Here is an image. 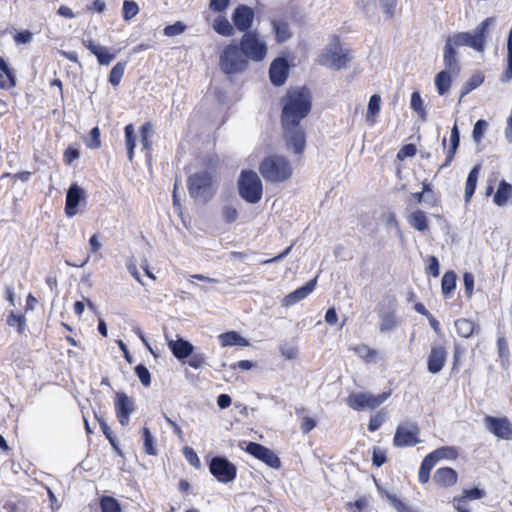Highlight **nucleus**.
Wrapping results in <instances>:
<instances>
[{
    "instance_id": "46",
    "label": "nucleus",
    "mask_w": 512,
    "mask_h": 512,
    "mask_svg": "<svg viewBox=\"0 0 512 512\" xmlns=\"http://www.w3.org/2000/svg\"><path fill=\"white\" fill-rule=\"evenodd\" d=\"M398 322L394 313H386L381 317L380 331L385 333L396 328Z\"/></svg>"
},
{
    "instance_id": "45",
    "label": "nucleus",
    "mask_w": 512,
    "mask_h": 512,
    "mask_svg": "<svg viewBox=\"0 0 512 512\" xmlns=\"http://www.w3.org/2000/svg\"><path fill=\"white\" fill-rule=\"evenodd\" d=\"M411 108L417 112V114L425 119L426 117V109L424 107L423 100L421 98V95L418 91H414L411 95Z\"/></svg>"
},
{
    "instance_id": "21",
    "label": "nucleus",
    "mask_w": 512,
    "mask_h": 512,
    "mask_svg": "<svg viewBox=\"0 0 512 512\" xmlns=\"http://www.w3.org/2000/svg\"><path fill=\"white\" fill-rule=\"evenodd\" d=\"M449 142H450V145L445 150V154H446L445 162L441 165V168L447 167V166H449L453 162V160L455 158V155H456V152H457V150L459 148V145H460V132H459V129H458L457 122L454 123V125H453V127L451 129V134H450Z\"/></svg>"
},
{
    "instance_id": "55",
    "label": "nucleus",
    "mask_w": 512,
    "mask_h": 512,
    "mask_svg": "<svg viewBox=\"0 0 512 512\" xmlns=\"http://www.w3.org/2000/svg\"><path fill=\"white\" fill-rule=\"evenodd\" d=\"M387 462L386 451L379 448L374 447L372 451V464L376 467H381Z\"/></svg>"
},
{
    "instance_id": "36",
    "label": "nucleus",
    "mask_w": 512,
    "mask_h": 512,
    "mask_svg": "<svg viewBox=\"0 0 512 512\" xmlns=\"http://www.w3.org/2000/svg\"><path fill=\"white\" fill-rule=\"evenodd\" d=\"M351 350L366 363L376 361L378 356L377 350L369 347L366 344L356 345L352 347Z\"/></svg>"
},
{
    "instance_id": "6",
    "label": "nucleus",
    "mask_w": 512,
    "mask_h": 512,
    "mask_svg": "<svg viewBox=\"0 0 512 512\" xmlns=\"http://www.w3.org/2000/svg\"><path fill=\"white\" fill-rule=\"evenodd\" d=\"M238 193L247 203L257 204L263 196V184L253 170H242L237 182Z\"/></svg>"
},
{
    "instance_id": "33",
    "label": "nucleus",
    "mask_w": 512,
    "mask_h": 512,
    "mask_svg": "<svg viewBox=\"0 0 512 512\" xmlns=\"http://www.w3.org/2000/svg\"><path fill=\"white\" fill-rule=\"evenodd\" d=\"M213 29L219 35L224 37H231L235 33L234 26L224 16H218L213 22Z\"/></svg>"
},
{
    "instance_id": "51",
    "label": "nucleus",
    "mask_w": 512,
    "mask_h": 512,
    "mask_svg": "<svg viewBox=\"0 0 512 512\" xmlns=\"http://www.w3.org/2000/svg\"><path fill=\"white\" fill-rule=\"evenodd\" d=\"M222 218L225 223L232 224L238 218V210L232 205H225L221 210Z\"/></svg>"
},
{
    "instance_id": "7",
    "label": "nucleus",
    "mask_w": 512,
    "mask_h": 512,
    "mask_svg": "<svg viewBox=\"0 0 512 512\" xmlns=\"http://www.w3.org/2000/svg\"><path fill=\"white\" fill-rule=\"evenodd\" d=\"M237 44L249 61L261 62L267 56V44L257 31L244 33Z\"/></svg>"
},
{
    "instance_id": "63",
    "label": "nucleus",
    "mask_w": 512,
    "mask_h": 512,
    "mask_svg": "<svg viewBox=\"0 0 512 512\" xmlns=\"http://www.w3.org/2000/svg\"><path fill=\"white\" fill-rule=\"evenodd\" d=\"M497 348L499 357L502 359H507L509 357V346L507 339L505 337H498L497 339Z\"/></svg>"
},
{
    "instance_id": "64",
    "label": "nucleus",
    "mask_w": 512,
    "mask_h": 512,
    "mask_svg": "<svg viewBox=\"0 0 512 512\" xmlns=\"http://www.w3.org/2000/svg\"><path fill=\"white\" fill-rule=\"evenodd\" d=\"M462 495L465 496L468 500H478L482 499L485 496V491L477 487H474L471 489H465L462 492Z\"/></svg>"
},
{
    "instance_id": "25",
    "label": "nucleus",
    "mask_w": 512,
    "mask_h": 512,
    "mask_svg": "<svg viewBox=\"0 0 512 512\" xmlns=\"http://www.w3.org/2000/svg\"><path fill=\"white\" fill-rule=\"evenodd\" d=\"M512 197V185L508 183L506 180H501L498 188L494 194L493 202L499 206L503 207L507 205L510 198Z\"/></svg>"
},
{
    "instance_id": "11",
    "label": "nucleus",
    "mask_w": 512,
    "mask_h": 512,
    "mask_svg": "<svg viewBox=\"0 0 512 512\" xmlns=\"http://www.w3.org/2000/svg\"><path fill=\"white\" fill-rule=\"evenodd\" d=\"M210 473L221 483H229L237 476L236 466L225 457L216 456L209 464Z\"/></svg>"
},
{
    "instance_id": "54",
    "label": "nucleus",
    "mask_w": 512,
    "mask_h": 512,
    "mask_svg": "<svg viewBox=\"0 0 512 512\" xmlns=\"http://www.w3.org/2000/svg\"><path fill=\"white\" fill-rule=\"evenodd\" d=\"M384 420H385V413L383 411H380V412L376 413L375 415H372L368 422V430L370 432L377 431L384 423Z\"/></svg>"
},
{
    "instance_id": "37",
    "label": "nucleus",
    "mask_w": 512,
    "mask_h": 512,
    "mask_svg": "<svg viewBox=\"0 0 512 512\" xmlns=\"http://www.w3.org/2000/svg\"><path fill=\"white\" fill-rule=\"evenodd\" d=\"M457 276L453 270L446 271L441 280V291L444 297H448L456 288Z\"/></svg>"
},
{
    "instance_id": "42",
    "label": "nucleus",
    "mask_w": 512,
    "mask_h": 512,
    "mask_svg": "<svg viewBox=\"0 0 512 512\" xmlns=\"http://www.w3.org/2000/svg\"><path fill=\"white\" fill-rule=\"evenodd\" d=\"M84 143L90 149H98L101 147V132L98 126L90 130L88 135L84 138Z\"/></svg>"
},
{
    "instance_id": "57",
    "label": "nucleus",
    "mask_w": 512,
    "mask_h": 512,
    "mask_svg": "<svg viewBox=\"0 0 512 512\" xmlns=\"http://www.w3.org/2000/svg\"><path fill=\"white\" fill-rule=\"evenodd\" d=\"M387 19H392L396 12L398 0H380Z\"/></svg>"
},
{
    "instance_id": "9",
    "label": "nucleus",
    "mask_w": 512,
    "mask_h": 512,
    "mask_svg": "<svg viewBox=\"0 0 512 512\" xmlns=\"http://www.w3.org/2000/svg\"><path fill=\"white\" fill-rule=\"evenodd\" d=\"M333 46L326 48L324 52L319 56V64L339 70L344 68L350 61L348 51H343L340 45V39L338 36H333Z\"/></svg>"
},
{
    "instance_id": "8",
    "label": "nucleus",
    "mask_w": 512,
    "mask_h": 512,
    "mask_svg": "<svg viewBox=\"0 0 512 512\" xmlns=\"http://www.w3.org/2000/svg\"><path fill=\"white\" fill-rule=\"evenodd\" d=\"M391 396V390L377 395L370 393H351L346 398V404L355 411L374 410Z\"/></svg>"
},
{
    "instance_id": "59",
    "label": "nucleus",
    "mask_w": 512,
    "mask_h": 512,
    "mask_svg": "<svg viewBox=\"0 0 512 512\" xmlns=\"http://www.w3.org/2000/svg\"><path fill=\"white\" fill-rule=\"evenodd\" d=\"M79 157V150L73 146L67 147L63 153V161L66 165H71Z\"/></svg>"
},
{
    "instance_id": "50",
    "label": "nucleus",
    "mask_w": 512,
    "mask_h": 512,
    "mask_svg": "<svg viewBox=\"0 0 512 512\" xmlns=\"http://www.w3.org/2000/svg\"><path fill=\"white\" fill-rule=\"evenodd\" d=\"M427 266L425 268V272L427 275L432 276L434 278L438 277L440 274V265L436 256H428L426 259Z\"/></svg>"
},
{
    "instance_id": "15",
    "label": "nucleus",
    "mask_w": 512,
    "mask_h": 512,
    "mask_svg": "<svg viewBox=\"0 0 512 512\" xmlns=\"http://www.w3.org/2000/svg\"><path fill=\"white\" fill-rule=\"evenodd\" d=\"M254 16V10L251 7L238 5L232 14L234 27L243 33L250 32L254 22Z\"/></svg>"
},
{
    "instance_id": "30",
    "label": "nucleus",
    "mask_w": 512,
    "mask_h": 512,
    "mask_svg": "<svg viewBox=\"0 0 512 512\" xmlns=\"http://www.w3.org/2000/svg\"><path fill=\"white\" fill-rule=\"evenodd\" d=\"M409 225L417 231L426 232L429 230V223L424 211L417 209L407 218Z\"/></svg>"
},
{
    "instance_id": "2",
    "label": "nucleus",
    "mask_w": 512,
    "mask_h": 512,
    "mask_svg": "<svg viewBox=\"0 0 512 512\" xmlns=\"http://www.w3.org/2000/svg\"><path fill=\"white\" fill-rule=\"evenodd\" d=\"M494 22V17H487L476 26L472 33L457 32L447 37L443 51V61L447 70L440 71L435 76V86L439 95H444L451 87L452 78L450 72L458 73L460 71L457 48L466 46L478 53H483L486 48L490 28Z\"/></svg>"
},
{
    "instance_id": "62",
    "label": "nucleus",
    "mask_w": 512,
    "mask_h": 512,
    "mask_svg": "<svg viewBox=\"0 0 512 512\" xmlns=\"http://www.w3.org/2000/svg\"><path fill=\"white\" fill-rule=\"evenodd\" d=\"M453 506L457 512H470L468 499L463 495L453 498Z\"/></svg>"
},
{
    "instance_id": "16",
    "label": "nucleus",
    "mask_w": 512,
    "mask_h": 512,
    "mask_svg": "<svg viewBox=\"0 0 512 512\" xmlns=\"http://www.w3.org/2000/svg\"><path fill=\"white\" fill-rule=\"evenodd\" d=\"M447 355V349L444 345H432L427 356V370L432 374L441 372L446 364Z\"/></svg>"
},
{
    "instance_id": "19",
    "label": "nucleus",
    "mask_w": 512,
    "mask_h": 512,
    "mask_svg": "<svg viewBox=\"0 0 512 512\" xmlns=\"http://www.w3.org/2000/svg\"><path fill=\"white\" fill-rule=\"evenodd\" d=\"M316 281V278H314L308 281L305 285L287 294L283 298L282 305L286 307L292 306L306 298L315 289Z\"/></svg>"
},
{
    "instance_id": "39",
    "label": "nucleus",
    "mask_w": 512,
    "mask_h": 512,
    "mask_svg": "<svg viewBox=\"0 0 512 512\" xmlns=\"http://www.w3.org/2000/svg\"><path fill=\"white\" fill-rule=\"evenodd\" d=\"M126 64L127 63L125 61H122V62L116 63L112 67L110 74H109V83L112 86L116 87L120 84L122 77L124 75V72H125Z\"/></svg>"
},
{
    "instance_id": "32",
    "label": "nucleus",
    "mask_w": 512,
    "mask_h": 512,
    "mask_svg": "<svg viewBox=\"0 0 512 512\" xmlns=\"http://www.w3.org/2000/svg\"><path fill=\"white\" fill-rule=\"evenodd\" d=\"M272 28L277 43L286 42L292 37L288 23L283 20H273Z\"/></svg>"
},
{
    "instance_id": "52",
    "label": "nucleus",
    "mask_w": 512,
    "mask_h": 512,
    "mask_svg": "<svg viewBox=\"0 0 512 512\" xmlns=\"http://www.w3.org/2000/svg\"><path fill=\"white\" fill-rule=\"evenodd\" d=\"M135 373L143 386L148 387L151 384V374L145 365L138 364Z\"/></svg>"
},
{
    "instance_id": "38",
    "label": "nucleus",
    "mask_w": 512,
    "mask_h": 512,
    "mask_svg": "<svg viewBox=\"0 0 512 512\" xmlns=\"http://www.w3.org/2000/svg\"><path fill=\"white\" fill-rule=\"evenodd\" d=\"M431 453L438 462L442 459L455 460L458 457V451L453 446H442Z\"/></svg>"
},
{
    "instance_id": "31",
    "label": "nucleus",
    "mask_w": 512,
    "mask_h": 512,
    "mask_svg": "<svg viewBox=\"0 0 512 512\" xmlns=\"http://www.w3.org/2000/svg\"><path fill=\"white\" fill-rule=\"evenodd\" d=\"M140 133V142L142 145V149L147 153L150 154L152 151V135H153V125L150 121H147L142 124V126L139 129Z\"/></svg>"
},
{
    "instance_id": "4",
    "label": "nucleus",
    "mask_w": 512,
    "mask_h": 512,
    "mask_svg": "<svg viewBox=\"0 0 512 512\" xmlns=\"http://www.w3.org/2000/svg\"><path fill=\"white\" fill-rule=\"evenodd\" d=\"M259 172L266 182L282 183L291 178L293 169L286 157L274 154L261 161Z\"/></svg>"
},
{
    "instance_id": "13",
    "label": "nucleus",
    "mask_w": 512,
    "mask_h": 512,
    "mask_svg": "<svg viewBox=\"0 0 512 512\" xmlns=\"http://www.w3.org/2000/svg\"><path fill=\"white\" fill-rule=\"evenodd\" d=\"M245 451L273 469L281 467V460L276 453L262 444L248 442Z\"/></svg>"
},
{
    "instance_id": "23",
    "label": "nucleus",
    "mask_w": 512,
    "mask_h": 512,
    "mask_svg": "<svg viewBox=\"0 0 512 512\" xmlns=\"http://www.w3.org/2000/svg\"><path fill=\"white\" fill-rule=\"evenodd\" d=\"M16 86V77L4 58H0V89H10Z\"/></svg>"
},
{
    "instance_id": "58",
    "label": "nucleus",
    "mask_w": 512,
    "mask_h": 512,
    "mask_svg": "<svg viewBox=\"0 0 512 512\" xmlns=\"http://www.w3.org/2000/svg\"><path fill=\"white\" fill-rule=\"evenodd\" d=\"M465 295L470 299L474 293V276L470 272H465L463 275Z\"/></svg>"
},
{
    "instance_id": "44",
    "label": "nucleus",
    "mask_w": 512,
    "mask_h": 512,
    "mask_svg": "<svg viewBox=\"0 0 512 512\" xmlns=\"http://www.w3.org/2000/svg\"><path fill=\"white\" fill-rule=\"evenodd\" d=\"M512 79V28L507 40V67L503 74V81Z\"/></svg>"
},
{
    "instance_id": "26",
    "label": "nucleus",
    "mask_w": 512,
    "mask_h": 512,
    "mask_svg": "<svg viewBox=\"0 0 512 512\" xmlns=\"http://www.w3.org/2000/svg\"><path fill=\"white\" fill-rule=\"evenodd\" d=\"M437 463L438 461L435 459L431 452L424 457L418 472V481L421 484L424 485L429 482L430 473Z\"/></svg>"
},
{
    "instance_id": "3",
    "label": "nucleus",
    "mask_w": 512,
    "mask_h": 512,
    "mask_svg": "<svg viewBox=\"0 0 512 512\" xmlns=\"http://www.w3.org/2000/svg\"><path fill=\"white\" fill-rule=\"evenodd\" d=\"M201 170L194 172L187 178L189 196L195 202L207 204L216 195V177L220 165L218 154L211 153L198 157Z\"/></svg>"
},
{
    "instance_id": "18",
    "label": "nucleus",
    "mask_w": 512,
    "mask_h": 512,
    "mask_svg": "<svg viewBox=\"0 0 512 512\" xmlns=\"http://www.w3.org/2000/svg\"><path fill=\"white\" fill-rule=\"evenodd\" d=\"M433 481L439 487L449 488L457 483L458 473L451 467H440L435 471Z\"/></svg>"
},
{
    "instance_id": "27",
    "label": "nucleus",
    "mask_w": 512,
    "mask_h": 512,
    "mask_svg": "<svg viewBox=\"0 0 512 512\" xmlns=\"http://www.w3.org/2000/svg\"><path fill=\"white\" fill-rule=\"evenodd\" d=\"M169 347L173 355L180 360L189 357L194 349L193 345L190 342L183 339L171 341L169 343Z\"/></svg>"
},
{
    "instance_id": "48",
    "label": "nucleus",
    "mask_w": 512,
    "mask_h": 512,
    "mask_svg": "<svg viewBox=\"0 0 512 512\" xmlns=\"http://www.w3.org/2000/svg\"><path fill=\"white\" fill-rule=\"evenodd\" d=\"M488 129V122L484 119L478 120L473 128L472 137L474 142L480 143L483 139L485 132Z\"/></svg>"
},
{
    "instance_id": "29",
    "label": "nucleus",
    "mask_w": 512,
    "mask_h": 512,
    "mask_svg": "<svg viewBox=\"0 0 512 512\" xmlns=\"http://www.w3.org/2000/svg\"><path fill=\"white\" fill-rule=\"evenodd\" d=\"M481 171V164H476L469 172L466 184H465V201L470 202L472 196L475 193L479 174Z\"/></svg>"
},
{
    "instance_id": "49",
    "label": "nucleus",
    "mask_w": 512,
    "mask_h": 512,
    "mask_svg": "<svg viewBox=\"0 0 512 512\" xmlns=\"http://www.w3.org/2000/svg\"><path fill=\"white\" fill-rule=\"evenodd\" d=\"M96 419H97V421L100 425V428H101L103 434L105 435L106 439L109 441V443L111 444V446L113 448L117 449L116 437L113 435V432L110 429V427L108 426V424L106 423V421L102 417H98L97 415H96Z\"/></svg>"
},
{
    "instance_id": "61",
    "label": "nucleus",
    "mask_w": 512,
    "mask_h": 512,
    "mask_svg": "<svg viewBox=\"0 0 512 512\" xmlns=\"http://www.w3.org/2000/svg\"><path fill=\"white\" fill-rule=\"evenodd\" d=\"M368 506V499L366 497H361L354 502H348L346 504V508L351 512H362Z\"/></svg>"
},
{
    "instance_id": "47",
    "label": "nucleus",
    "mask_w": 512,
    "mask_h": 512,
    "mask_svg": "<svg viewBox=\"0 0 512 512\" xmlns=\"http://www.w3.org/2000/svg\"><path fill=\"white\" fill-rule=\"evenodd\" d=\"M139 12L138 4L135 1L125 0L122 8V16L125 21L135 17Z\"/></svg>"
},
{
    "instance_id": "34",
    "label": "nucleus",
    "mask_w": 512,
    "mask_h": 512,
    "mask_svg": "<svg viewBox=\"0 0 512 512\" xmlns=\"http://www.w3.org/2000/svg\"><path fill=\"white\" fill-rule=\"evenodd\" d=\"M125 145L127 149V157L130 162L134 159V150L136 147L135 129L132 123L127 124L124 128Z\"/></svg>"
},
{
    "instance_id": "5",
    "label": "nucleus",
    "mask_w": 512,
    "mask_h": 512,
    "mask_svg": "<svg viewBox=\"0 0 512 512\" xmlns=\"http://www.w3.org/2000/svg\"><path fill=\"white\" fill-rule=\"evenodd\" d=\"M219 67L225 75H237L248 69L249 60L238 44L233 41L227 44L219 54Z\"/></svg>"
},
{
    "instance_id": "1",
    "label": "nucleus",
    "mask_w": 512,
    "mask_h": 512,
    "mask_svg": "<svg viewBox=\"0 0 512 512\" xmlns=\"http://www.w3.org/2000/svg\"><path fill=\"white\" fill-rule=\"evenodd\" d=\"M280 104L283 138L286 144L293 148L295 154H302L305 150L306 138L301 122L312 109L311 91L305 86L290 88L281 98Z\"/></svg>"
},
{
    "instance_id": "53",
    "label": "nucleus",
    "mask_w": 512,
    "mask_h": 512,
    "mask_svg": "<svg viewBox=\"0 0 512 512\" xmlns=\"http://www.w3.org/2000/svg\"><path fill=\"white\" fill-rule=\"evenodd\" d=\"M417 153V148L414 144H405L403 145L399 151L397 152V159L399 161H404L408 157H414Z\"/></svg>"
},
{
    "instance_id": "41",
    "label": "nucleus",
    "mask_w": 512,
    "mask_h": 512,
    "mask_svg": "<svg viewBox=\"0 0 512 512\" xmlns=\"http://www.w3.org/2000/svg\"><path fill=\"white\" fill-rule=\"evenodd\" d=\"M7 324L11 327H16L17 332L22 334L26 328L25 316L11 311L7 316Z\"/></svg>"
},
{
    "instance_id": "24",
    "label": "nucleus",
    "mask_w": 512,
    "mask_h": 512,
    "mask_svg": "<svg viewBox=\"0 0 512 512\" xmlns=\"http://www.w3.org/2000/svg\"><path fill=\"white\" fill-rule=\"evenodd\" d=\"M457 334L462 338H469L479 331V325L468 318H459L454 323Z\"/></svg>"
},
{
    "instance_id": "17",
    "label": "nucleus",
    "mask_w": 512,
    "mask_h": 512,
    "mask_svg": "<svg viewBox=\"0 0 512 512\" xmlns=\"http://www.w3.org/2000/svg\"><path fill=\"white\" fill-rule=\"evenodd\" d=\"M289 74V63L287 59L278 57L274 59L270 65L269 77L274 86L283 85Z\"/></svg>"
},
{
    "instance_id": "28",
    "label": "nucleus",
    "mask_w": 512,
    "mask_h": 512,
    "mask_svg": "<svg viewBox=\"0 0 512 512\" xmlns=\"http://www.w3.org/2000/svg\"><path fill=\"white\" fill-rule=\"evenodd\" d=\"M221 346H249V341L236 331H228L219 335Z\"/></svg>"
},
{
    "instance_id": "60",
    "label": "nucleus",
    "mask_w": 512,
    "mask_h": 512,
    "mask_svg": "<svg viewBox=\"0 0 512 512\" xmlns=\"http://www.w3.org/2000/svg\"><path fill=\"white\" fill-rule=\"evenodd\" d=\"M317 426L316 419L310 416H304L301 418L300 429L303 434L310 433Z\"/></svg>"
},
{
    "instance_id": "14",
    "label": "nucleus",
    "mask_w": 512,
    "mask_h": 512,
    "mask_svg": "<svg viewBox=\"0 0 512 512\" xmlns=\"http://www.w3.org/2000/svg\"><path fill=\"white\" fill-rule=\"evenodd\" d=\"M114 408L118 422L127 426L130 416L135 411L134 400L124 392H116L114 396Z\"/></svg>"
},
{
    "instance_id": "12",
    "label": "nucleus",
    "mask_w": 512,
    "mask_h": 512,
    "mask_svg": "<svg viewBox=\"0 0 512 512\" xmlns=\"http://www.w3.org/2000/svg\"><path fill=\"white\" fill-rule=\"evenodd\" d=\"M484 424L486 429L497 438L512 440V422L507 417L486 415L484 417Z\"/></svg>"
},
{
    "instance_id": "22",
    "label": "nucleus",
    "mask_w": 512,
    "mask_h": 512,
    "mask_svg": "<svg viewBox=\"0 0 512 512\" xmlns=\"http://www.w3.org/2000/svg\"><path fill=\"white\" fill-rule=\"evenodd\" d=\"M84 45L97 57L100 65H109L116 57V55L110 53L106 47L95 45L92 41L85 42Z\"/></svg>"
},
{
    "instance_id": "20",
    "label": "nucleus",
    "mask_w": 512,
    "mask_h": 512,
    "mask_svg": "<svg viewBox=\"0 0 512 512\" xmlns=\"http://www.w3.org/2000/svg\"><path fill=\"white\" fill-rule=\"evenodd\" d=\"M83 198V190L77 185H72L67 191L65 213L67 216H74L77 213V206Z\"/></svg>"
},
{
    "instance_id": "56",
    "label": "nucleus",
    "mask_w": 512,
    "mask_h": 512,
    "mask_svg": "<svg viewBox=\"0 0 512 512\" xmlns=\"http://www.w3.org/2000/svg\"><path fill=\"white\" fill-rule=\"evenodd\" d=\"M186 29V26L180 22V21H177L176 23L172 24V25H167L163 32H164V35L168 36V37H173V36H177V35H180L181 33H183Z\"/></svg>"
},
{
    "instance_id": "40",
    "label": "nucleus",
    "mask_w": 512,
    "mask_h": 512,
    "mask_svg": "<svg viewBox=\"0 0 512 512\" xmlns=\"http://www.w3.org/2000/svg\"><path fill=\"white\" fill-rule=\"evenodd\" d=\"M101 512H122L120 503L112 496H102L100 499Z\"/></svg>"
},
{
    "instance_id": "43",
    "label": "nucleus",
    "mask_w": 512,
    "mask_h": 512,
    "mask_svg": "<svg viewBox=\"0 0 512 512\" xmlns=\"http://www.w3.org/2000/svg\"><path fill=\"white\" fill-rule=\"evenodd\" d=\"M142 437L145 453L148 455H156L157 450L154 445V438L150 432V429L146 426L142 428Z\"/></svg>"
},
{
    "instance_id": "35",
    "label": "nucleus",
    "mask_w": 512,
    "mask_h": 512,
    "mask_svg": "<svg viewBox=\"0 0 512 512\" xmlns=\"http://www.w3.org/2000/svg\"><path fill=\"white\" fill-rule=\"evenodd\" d=\"M381 108V97L379 94H373L368 103V109L366 113V120L374 125L376 122V118L380 113Z\"/></svg>"
},
{
    "instance_id": "10",
    "label": "nucleus",
    "mask_w": 512,
    "mask_h": 512,
    "mask_svg": "<svg viewBox=\"0 0 512 512\" xmlns=\"http://www.w3.org/2000/svg\"><path fill=\"white\" fill-rule=\"evenodd\" d=\"M420 442V428L417 423L400 424L397 426L393 437L394 447H413Z\"/></svg>"
}]
</instances>
